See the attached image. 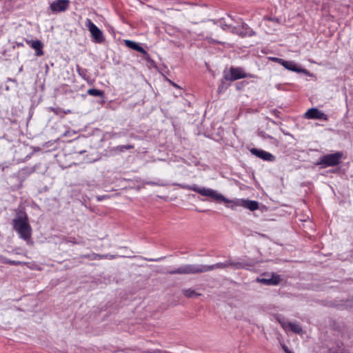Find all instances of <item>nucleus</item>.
<instances>
[{"label": "nucleus", "mask_w": 353, "mask_h": 353, "mask_svg": "<svg viewBox=\"0 0 353 353\" xmlns=\"http://www.w3.org/2000/svg\"><path fill=\"white\" fill-rule=\"evenodd\" d=\"M103 256V259H114V256L112 254H102Z\"/></svg>", "instance_id": "27"}, {"label": "nucleus", "mask_w": 353, "mask_h": 353, "mask_svg": "<svg viewBox=\"0 0 353 353\" xmlns=\"http://www.w3.org/2000/svg\"><path fill=\"white\" fill-rule=\"evenodd\" d=\"M114 151H117V152H123L125 150H124V146L122 145H118L115 148H114Z\"/></svg>", "instance_id": "24"}, {"label": "nucleus", "mask_w": 353, "mask_h": 353, "mask_svg": "<svg viewBox=\"0 0 353 353\" xmlns=\"http://www.w3.org/2000/svg\"><path fill=\"white\" fill-rule=\"evenodd\" d=\"M8 264L12 265H18L21 264V262L18 261H13V260L10 259V262Z\"/></svg>", "instance_id": "26"}, {"label": "nucleus", "mask_w": 353, "mask_h": 353, "mask_svg": "<svg viewBox=\"0 0 353 353\" xmlns=\"http://www.w3.org/2000/svg\"><path fill=\"white\" fill-rule=\"evenodd\" d=\"M214 23L216 24L219 23V26L223 30H228L230 32L231 28L233 27L232 26L226 23L223 19H220L217 22L214 21Z\"/></svg>", "instance_id": "18"}, {"label": "nucleus", "mask_w": 353, "mask_h": 353, "mask_svg": "<svg viewBox=\"0 0 353 353\" xmlns=\"http://www.w3.org/2000/svg\"><path fill=\"white\" fill-rule=\"evenodd\" d=\"M250 151L252 154L265 161L273 162L276 159L272 154L261 149L252 148Z\"/></svg>", "instance_id": "10"}, {"label": "nucleus", "mask_w": 353, "mask_h": 353, "mask_svg": "<svg viewBox=\"0 0 353 353\" xmlns=\"http://www.w3.org/2000/svg\"><path fill=\"white\" fill-rule=\"evenodd\" d=\"M181 188L185 190H192L201 195L214 199L216 201H223L225 203H233L236 206H242L245 208L249 209L251 211H254L259 208V203L256 201H250L246 199H237L236 201H231L225 198L221 194L218 193L216 190L205 187H199L196 184L190 185H179Z\"/></svg>", "instance_id": "2"}, {"label": "nucleus", "mask_w": 353, "mask_h": 353, "mask_svg": "<svg viewBox=\"0 0 353 353\" xmlns=\"http://www.w3.org/2000/svg\"><path fill=\"white\" fill-rule=\"evenodd\" d=\"M230 32L241 37H251L255 34V32L245 23H241V26L232 27Z\"/></svg>", "instance_id": "9"}, {"label": "nucleus", "mask_w": 353, "mask_h": 353, "mask_svg": "<svg viewBox=\"0 0 353 353\" xmlns=\"http://www.w3.org/2000/svg\"><path fill=\"white\" fill-rule=\"evenodd\" d=\"M69 112H70V110H66V111L65 112V113H69Z\"/></svg>", "instance_id": "33"}, {"label": "nucleus", "mask_w": 353, "mask_h": 353, "mask_svg": "<svg viewBox=\"0 0 353 353\" xmlns=\"http://www.w3.org/2000/svg\"><path fill=\"white\" fill-rule=\"evenodd\" d=\"M342 157L343 152H341L323 155L319 159V161L316 163V165H321L323 168L338 165L341 163Z\"/></svg>", "instance_id": "4"}, {"label": "nucleus", "mask_w": 353, "mask_h": 353, "mask_svg": "<svg viewBox=\"0 0 353 353\" xmlns=\"http://www.w3.org/2000/svg\"><path fill=\"white\" fill-rule=\"evenodd\" d=\"M281 323L282 327L284 329H285V330L286 329H289L292 332H294L296 334H300L303 331L301 326L299 323H290V322H288V323L283 322V323Z\"/></svg>", "instance_id": "14"}, {"label": "nucleus", "mask_w": 353, "mask_h": 353, "mask_svg": "<svg viewBox=\"0 0 353 353\" xmlns=\"http://www.w3.org/2000/svg\"><path fill=\"white\" fill-rule=\"evenodd\" d=\"M281 281L280 276L272 274L270 278H262L257 279V281L268 285H277Z\"/></svg>", "instance_id": "13"}, {"label": "nucleus", "mask_w": 353, "mask_h": 353, "mask_svg": "<svg viewBox=\"0 0 353 353\" xmlns=\"http://www.w3.org/2000/svg\"><path fill=\"white\" fill-rule=\"evenodd\" d=\"M76 70L78 74L84 80H88L89 77L88 76V70L85 68H83L80 67L79 65L76 66Z\"/></svg>", "instance_id": "17"}, {"label": "nucleus", "mask_w": 353, "mask_h": 353, "mask_svg": "<svg viewBox=\"0 0 353 353\" xmlns=\"http://www.w3.org/2000/svg\"><path fill=\"white\" fill-rule=\"evenodd\" d=\"M285 69L296 72L298 73H306L307 70L304 68H301L299 67L294 61H285L284 60L283 63L282 65Z\"/></svg>", "instance_id": "12"}, {"label": "nucleus", "mask_w": 353, "mask_h": 353, "mask_svg": "<svg viewBox=\"0 0 353 353\" xmlns=\"http://www.w3.org/2000/svg\"><path fill=\"white\" fill-rule=\"evenodd\" d=\"M72 242L73 243H79L78 242L74 241H72Z\"/></svg>", "instance_id": "34"}, {"label": "nucleus", "mask_w": 353, "mask_h": 353, "mask_svg": "<svg viewBox=\"0 0 353 353\" xmlns=\"http://www.w3.org/2000/svg\"><path fill=\"white\" fill-rule=\"evenodd\" d=\"M253 264L254 263H247L245 261L234 262L229 259L223 263H217L210 265L203 264H183L179 266L177 268L170 270L168 273L170 274H195L210 272L216 268L225 269L229 267H232L236 270L248 269L249 266H252Z\"/></svg>", "instance_id": "1"}, {"label": "nucleus", "mask_w": 353, "mask_h": 353, "mask_svg": "<svg viewBox=\"0 0 353 353\" xmlns=\"http://www.w3.org/2000/svg\"><path fill=\"white\" fill-rule=\"evenodd\" d=\"M37 165H35L34 166L31 167V168H26L23 170L24 171L25 173L30 174L31 173H33L37 170Z\"/></svg>", "instance_id": "20"}, {"label": "nucleus", "mask_w": 353, "mask_h": 353, "mask_svg": "<svg viewBox=\"0 0 353 353\" xmlns=\"http://www.w3.org/2000/svg\"><path fill=\"white\" fill-rule=\"evenodd\" d=\"M281 346L285 353H292L285 345L283 344Z\"/></svg>", "instance_id": "28"}, {"label": "nucleus", "mask_w": 353, "mask_h": 353, "mask_svg": "<svg viewBox=\"0 0 353 353\" xmlns=\"http://www.w3.org/2000/svg\"><path fill=\"white\" fill-rule=\"evenodd\" d=\"M96 198L98 201H102L109 198V196H108V195L97 196Z\"/></svg>", "instance_id": "25"}, {"label": "nucleus", "mask_w": 353, "mask_h": 353, "mask_svg": "<svg viewBox=\"0 0 353 353\" xmlns=\"http://www.w3.org/2000/svg\"><path fill=\"white\" fill-rule=\"evenodd\" d=\"M183 293L187 298L197 297L201 295V294L196 292L195 290L192 288L183 290Z\"/></svg>", "instance_id": "16"}, {"label": "nucleus", "mask_w": 353, "mask_h": 353, "mask_svg": "<svg viewBox=\"0 0 353 353\" xmlns=\"http://www.w3.org/2000/svg\"><path fill=\"white\" fill-rule=\"evenodd\" d=\"M87 92L89 95L94 96V97H103L104 95L103 92L102 90L95 89V88L89 89Z\"/></svg>", "instance_id": "19"}, {"label": "nucleus", "mask_w": 353, "mask_h": 353, "mask_svg": "<svg viewBox=\"0 0 353 353\" xmlns=\"http://www.w3.org/2000/svg\"><path fill=\"white\" fill-rule=\"evenodd\" d=\"M52 110L54 112H56L54 108H52Z\"/></svg>", "instance_id": "35"}, {"label": "nucleus", "mask_w": 353, "mask_h": 353, "mask_svg": "<svg viewBox=\"0 0 353 353\" xmlns=\"http://www.w3.org/2000/svg\"><path fill=\"white\" fill-rule=\"evenodd\" d=\"M125 46L132 50H134L143 55H148L147 51L143 49L141 46H139L137 43L130 41V40H125Z\"/></svg>", "instance_id": "15"}, {"label": "nucleus", "mask_w": 353, "mask_h": 353, "mask_svg": "<svg viewBox=\"0 0 353 353\" xmlns=\"http://www.w3.org/2000/svg\"><path fill=\"white\" fill-rule=\"evenodd\" d=\"M263 137L265 139H273L272 137H271L270 135H268V134H263Z\"/></svg>", "instance_id": "31"}, {"label": "nucleus", "mask_w": 353, "mask_h": 353, "mask_svg": "<svg viewBox=\"0 0 353 353\" xmlns=\"http://www.w3.org/2000/svg\"><path fill=\"white\" fill-rule=\"evenodd\" d=\"M270 59L274 62L281 64V65H283V61H284V59H282L278 58V57H270Z\"/></svg>", "instance_id": "22"}, {"label": "nucleus", "mask_w": 353, "mask_h": 353, "mask_svg": "<svg viewBox=\"0 0 353 353\" xmlns=\"http://www.w3.org/2000/svg\"><path fill=\"white\" fill-rule=\"evenodd\" d=\"M70 0H55L50 4V10L52 13L63 12L70 7Z\"/></svg>", "instance_id": "7"}, {"label": "nucleus", "mask_w": 353, "mask_h": 353, "mask_svg": "<svg viewBox=\"0 0 353 353\" xmlns=\"http://www.w3.org/2000/svg\"><path fill=\"white\" fill-rule=\"evenodd\" d=\"M0 262L5 264H8L10 262V259H7L6 257L0 255Z\"/></svg>", "instance_id": "23"}, {"label": "nucleus", "mask_w": 353, "mask_h": 353, "mask_svg": "<svg viewBox=\"0 0 353 353\" xmlns=\"http://www.w3.org/2000/svg\"><path fill=\"white\" fill-rule=\"evenodd\" d=\"M250 74L245 73L241 68H233L230 70V73L225 75V79L230 81H235L237 79L250 77Z\"/></svg>", "instance_id": "8"}, {"label": "nucleus", "mask_w": 353, "mask_h": 353, "mask_svg": "<svg viewBox=\"0 0 353 353\" xmlns=\"http://www.w3.org/2000/svg\"><path fill=\"white\" fill-rule=\"evenodd\" d=\"M85 25L95 43H101L104 41L105 38L103 32L90 19H85Z\"/></svg>", "instance_id": "5"}, {"label": "nucleus", "mask_w": 353, "mask_h": 353, "mask_svg": "<svg viewBox=\"0 0 353 353\" xmlns=\"http://www.w3.org/2000/svg\"><path fill=\"white\" fill-rule=\"evenodd\" d=\"M303 117L307 119H317L324 121H327L328 120L327 116L316 108L308 109L305 112Z\"/></svg>", "instance_id": "6"}, {"label": "nucleus", "mask_w": 353, "mask_h": 353, "mask_svg": "<svg viewBox=\"0 0 353 353\" xmlns=\"http://www.w3.org/2000/svg\"><path fill=\"white\" fill-rule=\"evenodd\" d=\"M124 146V150H130L134 148L133 145L128 144V145H123Z\"/></svg>", "instance_id": "29"}, {"label": "nucleus", "mask_w": 353, "mask_h": 353, "mask_svg": "<svg viewBox=\"0 0 353 353\" xmlns=\"http://www.w3.org/2000/svg\"><path fill=\"white\" fill-rule=\"evenodd\" d=\"M276 88L278 90H281V84H277V85H276Z\"/></svg>", "instance_id": "32"}, {"label": "nucleus", "mask_w": 353, "mask_h": 353, "mask_svg": "<svg viewBox=\"0 0 353 353\" xmlns=\"http://www.w3.org/2000/svg\"><path fill=\"white\" fill-rule=\"evenodd\" d=\"M26 43L30 46L32 48L35 50L36 52L35 54L37 57H41L43 55V43L39 40H32V39H26Z\"/></svg>", "instance_id": "11"}, {"label": "nucleus", "mask_w": 353, "mask_h": 353, "mask_svg": "<svg viewBox=\"0 0 353 353\" xmlns=\"http://www.w3.org/2000/svg\"><path fill=\"white\" fill-rule=\"evenodd\" d=\"M89 257L92 260H100V259H103V256H102V254H95V253L92 254L90 255V256H89Z\"/></svg>", "instance_id": "21"}, {"label": "nucleus", "mask_w": 353, "mask_h": 353, "mask_svg": "<svg viewBox=\"0 0 353 353\" xmlns=\"http://www.w3.org/2000/svg\"><path fill=\"white\" fill-rule=\"evenodd\" d=\"M13 229L19 234V237L26 241L30 240L32 228L28 221L26 213L23 210H18L15 218L12 220Z\"/></svg>", "instance_id": "3"}, {"label": "nucleus", "mask_w": 353, "mask_h": 353, "mask_svg": "<svg viewBox=\"0 0 353 353\" xmlns=\"http://www.w3.org/2000/svg\"><path fill=\"white\" fill-rule=\"evenodd\" d=\"M163 257H161V258H159V259H149L148 261H160Z\"/></svg>", "instance_id": "30"}]
</instances>
